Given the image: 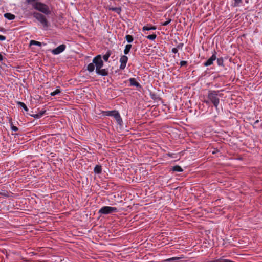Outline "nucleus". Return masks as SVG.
<instances>
[{
  "instance_id": "1",
  "label": "nucleus",
  "mask_w": 262,
  "mask_h": 262,
  "mask_svg": "<svg viewBox=\"0 0 262 262\" xmlns=\"http://www.w3.org/2000/svg\"><path fill=\"white\" fill-rule=\"evenodd\" d=\"M221 97V94L218 91H209L208 93L207 100H204L203 102L206 104H209L210 103H212L216 110H217L218 106L220 103V97Z\"/></svg>"
},
{
  "instance_id": "2",
  "label": "nucleus",
  "mask_w": 262,
  "mask_h": 262,
  "mask_svg": "<svg viewBox=\"0 0 262 262\" xmlns=\"http://www.w3.org/2000/svg\"><path fill=\"white\" fill-rule=\"evenodd\" d=\"M27 2L31 4L34 9L45 14H49L51 12L49 7L45 4L36 2V0H27Z\"/></svg>"
},
{
  "instance_id": "3",
  "label": "nucleus",
  "mask_w": 262,
  "mask_h": 262,
  "mask_svg": "<svg viewBox=\"0 0 262 262\" xmlns=\"http://www.w3.org/2000/svg\"><path fill=\"white\" fill-rule=\"evenodd\" d=\"M33 16L42 25L45 30L48 28L49 23L43 15L38 12H34L33 13Z\"/></svg>"
},
{
  "instance_id": "4",
  "label": "nucleus",
  "mask_w": 262,
  "mask_h": 262,
  "mask_svg": "<svg viewBox=\"0 0 262 262\" xmlns=\"http://www.w3.org/2000/svg\"><path fill=\"white\" fill-rule=\"evenodd\" d=\"M118 212L116 207L111 206H103L99 209L98 213L101 214H108L113 212Z\"/></svg>"
},
{
  "instance_id": "5",
  "label": "nucleus",
  "mask_w": 262,
  "mask_h": 262,
  "mask_svg": "<svg viewBox=\"0 0 262 262\" xmlns=\"http://www.w3.org/2000/svg\"><path fill=\"white\" fill-rule=\"evenodd\" d=\"M93 61L96 67V71L102 68L103 66V61L102 60L100 55H98L94 57L93 59Z\"/></svg>"
},
{
  "instance_id": "6",
  "label": "nucleus",
  "mask_w": 262,
  "mask_h": 262,
  "mask_svg": "<svg viewBox=\"0 0 262 262\" xmlns=\"http://www.w3.org/2000/svg\"><path fill=\"white\" fill-rule=\"evenodd\" d=\"M66 48V46L64 44H62L56 48L51 50V53L53 55H58L63 52Z\"/></svg>"
},
{
  "instance_id": "7",
  "label": "nucleus",
  "mask_w": 262,
  "mask_h": 262,
  "mask_svg": "<svg viewBox=\"0 0 262 262\" xmlns=\"http://www.w3.org/2000/svg\"><path fill=\"white\" fill-rule=\"evenodd\" d=\"M127 61L128 57L126 56L123 55L121 56L120 58V65L119 67L121 70H123L125 68Z\"/></svg>"
},
{
  "instance_id": "8",
  "label": "nucleus",
  "mask_w": 262,
  "mask_h": 262,
  "mask_svg": "<svg viewBox=\"0 0 262 262\" xmlns=\"http://www.w3.org/2000/svg\"><path fill=\"white\" fill-rule=\"evenodd\" d=\"M216 52L214 51V53L212 54L211 57L209 58L205 63H204V66L205 67H208L212 65L213 63V61L216 59Z\"/></svg>"
},
{
  "instance_id": "9",
  "label": "nucleus",
  "mask_w": 262,
  "mask_h": 262,
  "mask_svg": "<svg viewBox=\"0 0 262 262\" xmlns=\"http://www.w3.org/2000/svg\"><path fill=\"white\" fill-rule=\"evenodd\" d=\"M96 73L98 75L102 76H105L108 75V71L107 69H99L98 70L96 71Z\"/></svg>"
},
{
  "instance_id": "10",
  "label": "nucleus",
  "mask_w": 262,
  "mask_h": 262,
  "mask_svg": "<svg viewBox=\"0 0 262 262\" xmlns=\"http://www.w3.org/2000/svg\"><path fill=\"white\" fill-rule=\"evenodd\" d=\"M128 80H129V81L130 82V86H136L137 88H141V86L140 84V83L136 81L135 78H130Z\"/></svg>"
},
{
  "instance_id": "11",
  "label": "nucleus",
  "mask_w": 262,
  "mask_h": 262,
  "mask_svg": "<svg viewBox=\"0 0 262 262\" xmlns=\"http://www.w3.org/2000/svg\"><path fill=\"white\" fill-rule=\"evenodd\" d=\"M114 118L115 119L117 123L119 125L121 126L122 125L123 121H122V118L118 111L115 114Z\"/></svg>"
},
{
  "instance_id": "12",
  "label": "nucleus",
  "mask_w": 262,
  "mask_h": 262,
  "mask_svg": "<svg viewBox=\"0 0 262 262\" xmlns=\"http://www.w3.org/2000/svg\"><path fill=\"white\" fill-rule=\"evenodd\" d=\"M4 16L7 19L11 20H13L15 18V16L10 13H6L4 14Z\"/></svg>"
},
{
  "instance_id": "13",
  "label": "nucleus",
  "mask_w": 262,
  "mask_h": 262,
  "mask_svg": "<svg viewBox=\"0 0 262 262\" xmlns=\"http://www.w3.org/2000/svg\"><path fill=\"white\" fill-rule=\"evenodd\" d=\"M209 262H234L231 260L225 259L224 257H222L219 259H216L214 260H211Z\"/></svg>"
},
{
  "instance_id": "14",
  "label": "nucleus",
  "mask_w": 262,
  "mask_h": 262,
  "mask_svg": "<svg viewBox=\"0 0 262 262\" xmlns=\"http://www.w3.org/2000/svg\"><path fill=\"white\" fill-rule=\"evenodd\" d=\"M157 29L156 27L155 26H145L143 27V31H149V30H155Z\"/></svg>"
},
{
  "instance_id": "15",
  "label": "nucleus",
  "mask_w": 262,
  "mask_h": 262,
  "mask_svg": "<svg viewBox=\"0 0 262 262\" xmlns=\"http://www.w3.org/2000/svg\"><path fill=\"white\" fill-rule=\"evenodd\" d=\"M94 171L96 174H100L102 171V167L101 165H97L94 169Z\"/></svg>"
},
{
  "instance_id": "16",
  "label": "nucleus",
  "mask_w": 262,
  "mask_h": 262,
  "mask_svg": "<svg viewBox=\"0 0 262 262\" xmlns=\"http://www.w3.org/2000/svg\"><path fill=\"white\" fill-rule=\"evenodd\" d=\"M87 70L89 72H93L95 70V65L93 61L92 63H89L87 66Z\"/></svg>"
},
{
  "instance_id": "17",
  "label": "nucleus",
  "mask_w": 262,
  "mask_h": 262,
  "mask_svg": "<svg viewBox=\"0 0 262 262\" xmlns=\"http://www.w3.org/2000/svg\"><path fill=\"white\" fill-rule=\"evenodd\" d=\"M171 170L173 171H176V172H182L183 171V169H182V168L179 165H176V166H173L171 168Z\"/></svg>"
},
{
  "instance_id": "18",
  "label": "nucleus",
  "mask_w": 262,
  "mask_h": 262,
  "mask_svg": "<svg viewBox=\"0 0 262 262\" xmlns=\"http://www.w3.org/2000/svg\"><path fill=\"white\" fill-rule=\"evenodd\" d=\"M117 111H106L104 112V114L106 115V116H113L114 117H115V114L116 113Z\"/></svg>"
},
{
  "instance_id": "19",
  "label": "nucleus",
  "mask_w": 262,
  "mask_h": 262,
  "mask_svg": "<svg viewBox=\"0 0 262 262\" xmlns=\"http://www.w3.org/2000/svg\"><path fill=\"white\" fill-rule=\"evenodd\" d=\"M132 48V45L127 44L125 46V49L124 50V54L126 55L129 53L130 49Z\"/></svg>"
},
{
  "instance_id": "20",
  "label": "nucleus",
  "mask_w": 262,
  "mask_h": 262,
  "mask_svg": "<svg viewBox=\"0 0 262 262\" xmlns=\"http://www.w3.org/2000/svg\"><path fill=\"white\" fill-rule=\"evenodd\" d=\"M111 55V52L110 51H108L106 53L103 55V60L107 62L108 61V59L109 58V57H110Z\"/></svg>"
},
{
  "instance_id": "21",
  "label": "nucleus",
  "mask_w": 262,
  "mask_h": 262,
  "mask_svg": "<svg viewBox=\"0 0 262 262\" xmlns=\"http://www.w3.org/2000/svg\"><path fill=\"white\" fill-rule=\"evenodd\" d=\"M17 104L18 105H19L20 107H23L26 112L28 111V107H27L26 105L24 102H22L20 101H18V102H17Z\"/></svg>"
},
{
  "instance_id": "22",
  "label": "nucleus",
  "mask_w": 262,
  "mask_h": 262,
  "mask_svg": "<svg viewBox=\"0 0 262 262\" xmlns=\"http://www.w3.org/2000/svg\"><path fill=\"white\" fill-rule=\"evenodd\" d=\"M41 45H42L41 42L36 41V40H31L30 41V46L36 45V46L40 47L41 46Z\"/></svg>"
},
{
  "instance_id": "23",
  "label": "nucleus",
  "mask_w": 262,
  "mask_h": 262,
  "mask_svg": "<svg viewBox=\"0 0 262 262\" xmlns=\"http://www.w3.org/2000/svg\"><path fill=\"white\" fill-rule=\"evenodd\" d=\"M180 257H174L166 259L164 260V262H171V261H176L180 259Z\"/></svg>"
},
{
  "instance_id": "24",
  "label": "nucleus",
  "mask_w": 262,
  "mask_h": 262,
  "mask_svg": "<svg viewBox=\"0 0 262 262\" xmlns=\"http://www.w3.org/2000/svg\"><path fill=\"white\" fill-rule=\"evenodd\" d=\"M60 92H61V91H60V89L57 88L54 91L51 92L50 93V95L51 96H55L56 95L59 94V93H60Z\"/></svg>"
},
{
  "instance_id": "25",
  "label": "nucleus",
  "mask_w": 262,
  "mask_h": 262,
  "mask_svg": "<svg viewBox=\"0 0 262 262\" xmlns=\"http://www.w3.org/2000/svg\"><path fill=\"white\" fill-rule=\"evenodd\" d=\"M125 39L128 43H130V42H133V41L134 40L133 36L130 35H126Z\"/></svg>"
},
{
  "instance_id": "26",
  "label": "nucleus",
  "mask_w": 262,
  "mask_h": 262,
  "mask_svg": "<svg viewBox=\"0 0 262 262\" xmlns=\"http://www.w3.org/2000/svg\"><path fill=\"white\" fill-rule=\"evenodd\" d=\"M110 9L113 11L116 12L118 14H119L121 11V9L120 7L111 8Z\"/></svg>"
},
{
  "instance_id": "27",
  "label": "nucleus",
  "mask_w": 262,
  "mask_h": 262,
  "mask_svg": "<svg viewBox=\"0 0 262 262\" xmlns=\"http://www.w3.org/2000/svg\"><path fill=\"white\" fill-rule=\"evenodd\" d=\"M157 37V35L155 34H152L151 35H148L146 36V38L151 40H154Z\"/></svg>"
},
{
  "instance_id": "28",
  "label": "nucleus",
  "mask_w": 262,
  "mask_h": 262,
  "mask_svg": "<svg viewBox=\"0 0 262 262\" xmlns=\"http://www.w3.org/2000/svg\"><path fill=\"white\" fill-rule=\"evenodd\" d=\"M223 62H224V61H223V59L222 58H220L217 59V63L218 66H223Z\"/></svg>"
},
{
  "instance_id": "29",
  "label": "nucleus",
  "mask_w": 262,
  "mask_h": 262,
  "mask_svg": "<svg viewBox=\"0 0 262 262\" xmlns=\"http://www.w3.org/2000/svg\"><path fill=\"white\" fill-rule=\"evenodd\" d=\"M233 1H234V4H233L234 7L238 6L239 4L242 2V0H233Z\"/></svg>"
},
{
  "instance_id": "30",
  "label": "nucleus",
  "mask_w": 262,
  "mask_h": 262,
  "mask_svg": "<svg viewBox=\"0 0 262 262\" xmlns=\"http://www.w3.org/2000/svg\"><path fill=\"white\" fill-rule=\"evenodd\" d=\"M42 116V114H38V113L32 115V116L35 119L40 118Z\"/></svg>"
},
{
  "instance_id": "31",
  "label": "nucleus",
  "mask_w": 262,
  "mask_h": 262,
  "mask_svg": "<svg viewBox=\"0 0 262 262\" xmlns=\"http://www.w3.org/2000/svg\"><path fill=\"white\" fill-rule=\"evenodd\" d=\"M170 21H171V19H169L168 20L162 23V25L163 26H166L168 25L170 23Z\"/></svg>"
},
{
  "instance_id": "32",
  "label": "nucleus",
  "mask_w": 262,
  "mask_h": 262,
  "mask_svg": "<svg viewBox=\"0 0 262 262\" xmlns=\"http://www.w3.org/2000/svg\"><path fill=\"white\" fill-rule=\"evenodd\" d=\"M11 128L12 130L14 131V132H16L18 130V128L16 126L12 125L11 126Z\"/></svg>"
},
{
  "instance_id": "33",
  "label": "nucleus",
  "mask_w": 262,
  "mask_h": 262,
  "mask_svg": "<svg viewBox=\"0 0 262 262\" xmlns=\"http://www.w3.org/2000/svg\"><path fill=\"white\" fill-rule=\"evenodd\" d=\"M183 46L184 44L183 43H180L177 45L176 48H178V50L181 49L183 48Z\"/></svg>"
},
{
  "instance_id": "34",
  "label": "nucleus",
  "mask_w": 262,
  "mask_h": 262,
  "mask_svg": "<svg viewBox=\"0 0 262 262\" xmlns=\"http://www.w3.org/2000/svg\"><path fill=\"white\" fill-rule=\"evenodd\" d=\"M187 62L186 61H181L180 63V64L181 67L186 66L187 64Z\"/></svg>"
},
{
  "instance_id": "35",
  "label": "nucleus",
  "mask_w": 262,
  "mask_h": 262,
  "mask_svg": "<svg viewBox=\"0 0 262 262\" xmlns=\"http://www.w3.org/2000/svg\"><path fill=\"white\" fill-rule=\"evenodd\" d=\"M171 51H172V53L176 54V53H178V49L177 48H173L172 49Z\"/></svg>"
},
{
  "instance_id": "36",
  "label": "nucleus",
  "mask_w": 262,
  "mask_h": 262,
  "mask_svg": "<svg viewBox=\"0 0 262 262\" xmlns=\"http://www.w3.org/2000/svg\"><path fill=\"white\" fill-rule=\"evenodd\" d=\"M6 37L5 36L0 35V40L4 41L6 40Z\"/></svg>"
},
{
  "instance_id": "37",
  "label": "nucleus",
  "mask_w": 262,
  "mask_h": 262,
  "mask_svg": "<svg viewBox=\"0 0 262 262\" xmlns=\"http://www.w3.org/2000/svg\"><path fill=\"white\" fill-rule=\"evenodd\" d=\"M174 155V154H173V153H168L167 154V155L170 157H173V155Z\"/></svg>"
},
{
  "instance_id": "38",
  "label": "nucleus",
  "mask_w": 262,
  "mask_h": 262,
  "mask_svg": "<svg viewBox=\"0 0 262 262\" xmlns=\"http://www.w3.org/2000/svg\"><path fill=\"white\" fill-rule=\"evenodd\" d=\"M3 59H4V57H3V55L1 54H0V61H2Z\"/></svg>"
},
{
  "instance_id": "39",
  "label": "nucleus",
  "mask_w": 262,
  "mask_h": 262,
  "mask_svg": "<svg viewBox=\"0 0 262 262\" xmlns=\"http://www.w3.org/2000/svg\"><path fill=\"white\" fill-rule=\"evenodd\" d=\"M45 111L40 112L39 114H42V115L45 114Z\"/></svg>"
}]
</instances>
